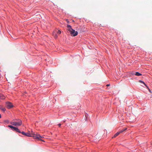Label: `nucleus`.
Masks as SVG:
<instances>
[{
	"instance_id": "obj_3",
	"label": "nucleus",
	"mask_w": 152,
	"mask_h": 152,
	"mask_svg": "<svg viewBox=\"0 0 152 152\" xmlns=\"http://www.w3.org/2000/svg\"><path fill=\"white\" fill-rule=\"evenodd\" d=\"M22 121L20 120H18V122L12 121L10 122L11 124L16 126H20L22 124Z\"/></svg>"
},
{
	"instance_id": "obj_11",
	"label": "nucleus",
	"mask_w": 152,
	"mask_h": 152,
	"mask_svg": "<svg viewBox=\"0 0 152 152\" xmlns=\"http://www.w3.org/2000/svg\"><path fill=\"white\" fill-rule=\"evenodd\" d=\"M61 32L60 30H58L57 32V34H61Z\"/></svg>"
},
{
	"instance_id": "obj_8",
	"label": "nucleus",
	"mask_w": 152,
	"mask_h": 152,
	"mask_svg": "<svg viewBox=\"0 0 152 152\" xmlns=\"http://www.w3.org/2000/svg\"><path fill=\"white\" fill-rule=\"evenodd\" d=\"M135 75L136 76H139L141 75L142 74L141 73H139V72H136V73L135 74Z\"/></svg>"
},
{
	"instance_id": "obj_18",
	"label": "nucleus",
	"mask_w": 152,
	"mask_h": 152,
	"mask_svg": "<svg viewBox=\"0 0 152 152\" xmlns=\"http://www.w3.org/2000/svg\"><path fill=\"white\" fill-rule=\"evenodd\" d=\"M151 144L152 145V142L151 143Z\"/></svg>"
},
{
	"instance_id": "obj_4",
	"label": "nucleus",
	"mask_w": 152,
	"mask_h": 152,
	"mask_svg": "<svg viewBox=\"0 0 152 152\" xmlns=\"http://www.w3.org/2000/svg\"><path fill=\"white\" fill-rule=\"evenodd\" d=\"M6 106L7 108L8 109L10 108L13 107V105L12 103L10 102H6Z\"/></svg>"
},
{
	"instance_id": "obj_6",
	"label": "nucleus",
	"mask_w": 152,
	"mask_h": 152,
	"mask_svg": "<svg viewBox=\"0 0 152 152\" xmlns=\"http://www.w3.org/2000/svg\"><path fill=\"white\" fill-rule=\"evenodd\" d=\"M120 132H118L117 133H116L115 134L113 137H112V138L115 137L116 136H118L120 134Z\"/></svg>"
},
{
	"instance_id": "obj_9",
	"label": "nucleus",
	"mask_w": 152,
	"mask_h": 152,
	"mask_svg": "<svg viewBox=\"0 0 152 152\" xmlns=\"http://www.w3.org/2000/svg\"><path fill=\"white\" fill-rule=\"evenodd\" d=\"M139 82H140V83H143L146 86V87L147 88H148V86H147V85L145 84V83L144 82H143L142 81V80H139Z\"/></svg>"
},
{
	"instance_id": "obj_15",
	"label": "nucleus",
	"mask_w": 152,
	"mask_h": 152,
	"mask_svg": "<svg viewBox=\"0 0 152 152\" xmlns=\"http://www.w3.org/2000/svg\"><path fill=\"white\" fill-rule=\"evenodd\" d=\"M109 86V84H107V86Z\"/></svg>"
},
{
	"instance_id": "obj_17",
	"label": "nucleus",
	"mask_w": 152,
	"mask_h": 152,
	"mask_svg": "<svg viewBox=\"0 0 152 152\" xmlns=\"http://www.w3.org/2000/svg\"><path fill=\"white\" fill-rule=\"evenodd\" d=\"M67 20V22L68 23H69V21L68 20Z\"/></svg>"
},
{
	"instance_id": "obj_10",
	"label": "nucleus",
	"mask_w": 152,
	"mask_h": 152,
	"mask_svg": "<svg viewBox=\"0 0 152 152\" xmlns=\"http://www.w3.org/2000/svg\"><path fill=\"white\" fill-rule=\"evenodd\" d=\"M8 126L11 128L12 130H13L14 127V126H13L12 125H8Z\"/></svg>"
},
{
	"instance_id": "obj_13",
	"label": "nucleus",
	"mask_w": 152,
	"mask_h": 152,
	"mask_svg": "<svg viewBox=\"0 0 152 152\" xmlns=\"http://www.w3.org/2000/svg\"><path fill=\"white\" fill-rule=\"evenodd\" d=\"M58 125L59 127H60L61 126V124H58Z\"/></svg>"
},
{
	"instance_id": "obj_16",
	"label": "nucleus",
	"mask_w": 152,
	"mask_h": 152,
	"mask_svg": "<svg viewBox=\"0 0 152 152\" xmlns=\"http://www.w3.org/2000/svg\"><path fill=\"white\" fill-rule=\"evenodd\" d=\"M1 118V115L0 114V118Z\"/></svg>"
},
{
	"instance_id": "obj_12",
	"label": "nucleus",
	"mask_w": 152,
	"mask_h": 152,
	"mask_svg": "<svg viewBox=\"0 0 152 152\" xmlns=\"http://www.w3.org/2000/svg\"><path fill=\"white\" fill-rule=\"evenodd\" d=\"M1 109H2V110H3V111H5L6 110V109H5V108H2Z\"/></svg>"
},
{
	"instance_id": "obj_2",
	"label": "nucleus",
	"mask_w": 152,
	"mask_h": 152,
	"mask_svg": "<svg viewBox=\"0 0 152 152\" xmlns=\"http://www.w3.org/2000/svg\"><path fill=\"white\" fill-rule=\"evenodd\" d=\"M67 27L68 30L70 32V34L72 36L74 37L77 35V31H75V30L72 29L71 26L68 25H67Z\"/></svg>"
},
{
	"instance_id": "obj_1",
	"label": "nucleus",
	"mask_w": 152,
	"mask_h": 152,
	"mask_svg": "<svg viewBox=\"0 0 152 152\" xmlns=\"http://www.w3.org/2000/svg\"><path fill=\"white\" fill-rule=\"evenodd\" d=\"M21 133L23 135L28 137H32L34 139H38L39 140L44 141L42 139V138H44V137L43 136H41L39 134L37 133H35L34 132H33L32 131L31 134H30L28 132L25 133L23 131H22Z\"/></svg>"
},
{
	"instance_id": "obj_5",
	"label": "nucleus",
	"mask_w": 152,
	"mask_h": 152,
	"mask_svg": "<svg viewBox=\"0 0 152 152\" xmlns=\"http://www.w3.org/2000/svg\"><path fill=\"white\" fill-rule=\"evenodd\" d=\"M13 130L19 133H21V131L18 128L15 127H14Z\"/></svg>"
},
{
	"instance_id": "obj_14",
	"label": "nucleus",
	"mask_w": 152,
	"mask_h": 152,
	"mask_svg": "<svg viewBox=\"0 0 152 152\" xmlns=\"http://www.w3.org/2000/svg\"><path fill=\"white\" fill-rule=\"evenodd\" d=\"M5 98V97L4 96H3L2 98V99H4Z\"/></svg>"
},
{
	"instance_id": "obj_7",
	"label": "nucleus",
	"mask_w": 152,
	"mask_h": 152,
	"mask_svg": "<svg viewBox=\"0 0 152 152\" xmlns=\"http://www.w3.org/2000/svg\"><path fill=\"white\" fill-rule=\"evenodd\" d=\"M127 128H125L121 130L120 131H119L120 132V133H122L123 132H124L127 129Z\"/></svg>"
}]
</instances>
